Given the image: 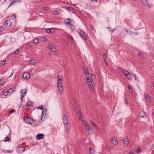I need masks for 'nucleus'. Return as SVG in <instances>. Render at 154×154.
<instances>
[{
	"mask_svg": "<svg viewBox=\"0 0 154 154\" xmlns=\"http://www.w3.org/2000/svg\"><path fill=\"white\" fill-rule=\"evenodd\" d=\"M82 123L84 125L86 129L88 131V133H89L90 131H92V129L89 126V124L86 121L82 120Z\"/></svg>",
	"mask_w": 154,
	"mask_h": 154,
	"instance_id": "nucleus-1",
	"label": "nucleus"
},
{
	"mask_svg": "<svg viewBox=\"0 0 154 154\" xmlns=\"http://www.w3.org/2000/svg\"><path fill=\"white\" fill-rule=\"evenodd\" d=\"M87 84L90 88L91 91L92 92L94 91V89L92 86V82L91 81V79L87 78Z\"/></svg>",
	"mask_w": 154,
	"mask_h": 154,
	"instance_id": "nucleus-2",
	"label": "nucleus"
},
{
	"mask_svg": "<svg viewBox=\"0 0 154 154\" xmlns=\"http://www.w3.org/2000/svg\"><path fill=\"white\" fill-rule=\"evenodd\" d=\"M47 115V109H43L42 110V113L41 116V119L43 120H45V119Z\"/></svg>",
	"mask_w": 154,
	"mask_h": 154,
	"instance_id": "nucleus-3",
	"label": "nucleus"
},
{
	"mask_svg": "<svg viewBox=\"0 0 154 154\" xmlns=\"http://www.w3.org/2000/svg\"><path fill=\"white\" fill-rule=\"evenodd\" d=\"M26 90L25 89L22 90L20 91L21 99L22 101L24 97L26 95Z\"/></svg>",
	"mask_w": 154,
	"mask_h": 154,
	"instance_id": "nucleus-4",
	"label": "nucleus"
},
{
	"mask_svg": "<svg viewBox=\"0 0 154 154\" xmlns=\"http://www.w3.org/2000/svg\"><path fill=\"white\" fill-rule=\"evenodd\" d=\"M79 34L82 37L85 39H87V36L85 33L82 30H80L79 31Z\"/></svg>",
	"mask_w": 154,
	"mask_h": 154,
	"instance_id": "nucleus-5",
	"label": "nucleus"
},
{
	"mask_svg": "<svg viewBox=\"0 0 154 154\" xmlns=\"http://www.w3.org/2000/svg\"><path fill=\"white\" fill-rule=\"evenodd\" d=\"M23 119L26 123H28L29 124H32V119L29 117L27 118L24 117L23 118Z\"/></svg>",
	"mask_w": 154,
	"mask_h": 154,
	"instance_id": "nucleus-6",
	"label": "nucleus"
},
{
	"mask_svg": "<svg viewBox=\"0 0 154 154\" xmlns=\"http://www.w3.org/2000/svg\"><path fill=\"white\" fill-rule=\"evenodd\" d=\"M25 148L23 146H19L17 148V151L20 153H22L25 150Z\"/></svg>",
	"mask_w": 154,
	"mask_h": 154,
	"instance_id": "nucleus-7",
	"label": "nucleus"
},
{
	"mask_svg": "<svg viewBox=\"0 0 154 154\" xmlns=\"http://www.w3.org/2000/svg\"><path fill=\"white\" fill-rule=\"evenodd\" d=\"M23 76L25 79H28L30 78V74L29 73L25 72L23 74Z\"/></svg>",
	"mask_w": 154,
	"mask_h": 154,
	"instance_id": "nucleus-8",
	"label": "nucleus"
},
{
	"mask_svg": "<svg viewBox=\"0 0 154 154\" xmlns=\"http://www.w3.org/2000/svg\"><path fill=\"white\" fill-rule=\"evenodd\" d=\"M52 52H55L56 50V48L52 44L49 45L48 47Z\"/></svg>",
	"mask_w": 154,
	"mask_h": 154,
	"instance_id": "nucleus-9",
	"label": "nucleus"
},
{
	"mask_svg": "<svg viewBox=\"0 0 154 154\" xmlns=\"http://www.w3.org/2000/svg\"><path fill=\"white\" fill-rule=\"evenodd\" d=\"M146 112L143 110L140 111L139 113V116L142 118L145 117L146 116Z\"/></svg>",
	"mask_w": 154,
	"mask_h": 154,
	"instance_id": "nucleus-10",
	"label": "nucleus"
},
{
	"mask_svg": "<svg viewBox=\"0 0 154 154\" xmlns=\"http://www.w3.org/2000/svg\"><path fill=\"white\" fill-rule=\"evenodd\" d=\"M63 122L64 123H67L68 122V117L66 114H64L63 118Z\"/></svg>",
	"mask_w": 154,
	"mask_h": 154,
	"instance_id": "nucleus-11",
	"label": "nucleus"
},
{
	"mask_svg": "<svg viewBox=\"0 0 154 154\" xmlns=\"http://www.w3.org/2000/svg\"><path fill=\"white\" fill-rule=\"evenodd\" d=\"M64 124L65 130L66 131H68L70 128V125H69V123L68 122L67 123H64Z\"/></svg>",
	"mask_w": 154,
	"mask_h": 154,
	"instance_id": "nucleus-12",
	"label": "nucleus"
},
{
	"mask_svg": "<svg viewBox=\"0 0 154 154\" xmlns=\"http://www.w3.org/2000/svg\"><path fill=\"white\" fill-rule=\"evenodd\" d=\"M44 136V135L43 134H38L36 137V139L37 140H39L40 139H42L43 138Z\"/></svg>",
	"mask_w": 154,
	"mask_h": 154,
	"instance_id": "nucleus-13",
	"label": "nucleus"
},
{
	"mask_svg": "<svg viewBox=\"0 0 154 154\" xmlns=\"http://www.w3.org/2000/svg\"><path fill=\"white\" fill-rule=\"evenodd\" d=\"M5 25L8 26H10L11 25V22L10 20H6L5 22Z\"/></svg>",
	"mask_w": 154,
	"mask_h": 154,
	"instance_id": "nucleus-14",
	"label": "nucleus"
},
{
	"mask_svg": "<svg viewBox=\"0 0 154 154\" xmlns=\"http://www.w3.org/2000/svg\"><path fill=\"white\" fill-rule=\"evenodd\" d=\"M140 2L144 5L148 6L149 3L147 2V0H140Z\"/></svg>",
	"mask_w": 154,
	"mask_h": 154,
	"instance_id": "nucleus-15",
	"label": "nucleus"
},
{
	"mask_svg": "<svg viewBox=\"0 0 154 154\" xmlns=\"http://www.w3.org/2000/svg\"><path fill=\"white\" fill-rule=\"evenodd\" d=\"M58 90L60 93L61 94L62 92L63 88V86H57Z\"/></svg>",
	"mask_w": 154,
	"mask_h": 154,
	"instance_id": "nucleus-16",
	"label": "nucleus"
},
{
	"mask_svg": "<svg viewBox=\"0 0 154 154\" xmlns=\"http://www.w3.org/2000/svg\"><path fill=\"white\" fill-rule=\"evenodd\" d=\"M127 74L125 76L126 78L128 79H131L132 77V75L129 73V72H127Z\"/></svg>",
	"mask_w": 154,
	"mask_h": 154,
	"instance_id": "nucleus-17",
	"label": "nucleus"
},
{
	"mask_svg": "<svg viewBox=\"0 0 154 154\" xmlns=\"http://www.w3.org/2000/svg\"><path fill=\"white\" fill-rule=\"evenodd\" d=\"M144 96L147 101L149 102L151 101L150 98L147 94H145Z\"/></svg>",
	"mask_w": 154,
	"mask_h": 154,
	"instance_id": "nucleus-18",
	"label": "nucleus"
},
{
	"mask_svg": "<svg viewBox=\"0 0 154 154\" xmlns=\"http://www.w3.org/2000/svg\"><path fill=\"white\" fill-rule=\"evenodd\" d=\"M85 78L87 79V78H90L89 77V74L88 72L87 71H86V72H85Z\"/></svg>",
	"mask_w": 154,
	"mask_h": 154,
	"instance_id": "nucleus-19",
	"label": "nucleus"
},
{
	"mask_svg": "<svg viewBox=\"0 0 154 154\" xmlns=\"http://www.w3.org/2000/svg\"><path fill=\"white\" fill-rule=\"evenodd\" d=\"M123 141L124 144L126 145L128 144L129 142L128 139V138H125L124 140H123Z\"/></svg>",
	"mask_w": 154,
	"mask_h": 154,
	"instance_id": "nucleus-20",
	"label": "nucleus"
},
{
	"mask_svg": "<svg viewBox=\"0 0 154 154\" xmlns=\"http://www.w3.org/2000/svg\"><path fill=\"white\" fill-rule=\"evenodd\" d=\"M36 63V61L35 60L33 59H31L29 61V63L32 65H34Z\"/></svg>",
	"mask_w": 154,
	"mask_h": 154,
	"instance_id": "nucleus-21",
	"label": "nucleus"
},
{
	"mask_svg": "<svg viewBox=\"0 0 154 154\" xmlns=\"http://www.w3.org/2000/svg\"><path fill=\"white\" fill-rule=\"evenodd\" d=\"M39 39L38 38H35L33 40V43L34 44H37L39 42Z\"/></svg>",
	"mask_w": 154,
	"mask_h": 154,
	"instance_id": "nucleus-22",
	"label": "nucleus"
},
{
	"mask_svg": "<svg viewBox=\"0 0 154 154\" xmlns=\"http://www.w3.org/2000/svg\"><path fill=\"white\" fill-rule=\"evenodd\" d=\"M63 82L61 81H57V86H63Z\"/></svg>",
	"mask_w": 154,
	"mask_h": 154,
	"instance_id": "nucleus-23",
	"label": "nucleus"
},
{
	"mask_svg": "<svg viewBox=\"0 0 154 154\" xmlns=\"http://www.w3.org/2000/svg\"><path fill=\"white\" fill-rule=\"evenodd\" d=\"M112 143L116 145L118 143L117 140L116 138L113 139L112 140Z\"/></svg>",
	"mask_w": 154,
	"mask_h": 154,
	"instance_id": "nucleus-24",
	"label": "nucleus"
},
{
	"mask_svg": "<svg viewBox=\"0 0 154 154\" xmlns=\"http://www.w3.org/2000/svg\"><path fill=\"white\" fill-rule=\"evenodd\" d=\"M67 9L68 11H71L72 12V13H74L75 10H74V9L72 7H68L67 8Z\"/></svg>",
	"mask_w": 154,
	"mask_h": 154,
	"instance_id": "nucleus-25",
	"label": "nucleus"
},
{
	"mask_svg": "<svg viewBox=\"0 0 154 154\" xmlns=\"http://www.w3.org/2000/svg\"><path fill=\"white\" fill-rule=\"evenodd\" d=\"M64 22L66 23V24L68 25H71V24L70 23V21H69V19H66L64 20Z\"/></svg>",
	"mask_w": 154,
	"mask_h": 154,
	"instance_id": "nucleus-26",
	"label": "nucleus"
},
{
	"mask_svg": "<svg viewBox=\"0 0 154 154\" xmlns=\"http://www.w3.org/2000/svg\"><path fill=\"white\" fill-rule=\"evenodd\" d=\"M15 90V88H12L9 89L8 90L9 91H11V92H9L11 94L13 92H14Z\"/></svg>",
	"mask_w": 154,
	"mask_h": 154,
	"instance_id": "nucleus-27",
	"label": "nucleus"
},
{
	"mask_svg": "<svg viewBox=\"0 0 154 154\" xmlns=\"http://www.w3.org/2000/svg\"><path fill=\"white\" fill-rule=\"evenodd\" d=\"M33 102L32 101H30L28 102L27 105L28 106H32Z\"/></svg>",
	"mask_w": 154,
	"mask_h": 154,
	"instance_id": "nucleus-28",
	"label": "nucleus"
},
{
	"mask_svg": "<svg viewBox=\"0 0 154 154\" xmlns=\"http://www.w3.org/2000/svg\"><path fill=\"white\" fill-rule=\"evenodd\" d=\"M89 150L90 153L93 154L94 153V150L91 147L89 148Z\"/></svg>",
	"mask_w": 154,
	"mask_h": 154,
	"instance_id": "nucleus-29",
	"label": "nucleus"
},
{
	"mask_svg": "<svg viewBox=\"0 0 154 154\" xmlns=\"http://www.w3.org/2000/svg\"><path fill=\"white\" fill-rule=\"evenodd\" d=\"M11 92V91H9V90H8V91H5V92L3 94H2V95H4L5 96H5L8 95V93H9V92Z\"/></svg>",
	"mask_w": 154,
	"mask_h": 154,
	"instance_id": "nucleus-30",
	"label": "nucleus"
},
{
	"mask_svg": "<svg viewBox=\"0 0 154 154\" xmlns=\"http://www.w3.org/2000/svg\"><path fill=\"white\" fill-rule=\"evenodd\" d=\"M79 119L80 120H82V115L81 114L80 110L79 111V114H78Z\"/></svg>",
	"mask_w": 154,
	"mask_h": 154,
	"instance_id": "nucleus-31",
	"label": "nucleus"
},
{
	"mask_svg": "<svg viewBox=\"0 0 154 154\" xmlns=\"http://www.w3.org/2000/svg\"><path fill=\"white\" fill-rule=\"evenodd\" d=\"M5 83L4 80L3 79H1L0 80V85H2L4 84Z\"/></svg>",
	"mask_w": 154,
	"mask_h": 154,
	"instance_id": "nucleus-32",
	"label": "nucleus"
},
{
	"mask_svg": "<svg viewBox=\"0 0 154 154\" xmlns=\"http://www.w3.org/2000/svg\"><path fill=\"white\" fill-rule=\"evenodd\" d=\"M128 88H129V91L131 93H132L133 92V89L131 88V86L130 85H129L128 86Z\"/></svg>",
	"mask_w": 154,
	"mask_h": 154,
	"instance_id": "nucleus-33",
	"label": "nucleus"
},
{
	"mask_svg": "<svg viewBox=\"0 0 154 154\" xmlns=\"http://www.w3.org/2000/svg\"><path fill=\"white\" fill-rule=\"evenodd\" d=\"M90 122L91 124L93 126L95 127H97V125L93 121H91Z\"/></svg>",
	"mask_w": 154,
	"mask_h": 154,
	"instance_id": "nucleus-34",
	"label": "nucleus"
},
{
	"mask_svg": "<svg viewBox=\"0 0 154 154\" xmlns=\"http://www.w3.org/2000/svg\"><path fill=\"white\" fill-rule=\"evenodd\" d=\"M62 76L61 75H59L57 77V81H61Z\"/></svg>",
	"mask_w": 154,
	"mask_h": 154,
	"instance_id": "nucleus-35",
	"label": "nucleus"
},
{
	"mask_svg": "<svg viewBox=\"0 0 154 154\" xmlns=\"http://www.w3.org/2000/svg\"><path fill=\"white\" fill-rule=\"evenodd\" d=\"M103 58L104 60L105 63H106V61L107 60L106 55V54H104V55H103Z\"/></svg>",
	"mask_w": 154,
	"mask_h": 154,
	"instance_id": "nucleus-36",
	"label": "nucleus"
},
{
	"mask_svg": "<svg viewBox=\"0 0 154 154\" xmlns=\"http://www.w3.org/2000/svg\"><path fill=\"white\" fill-rule=\"evenodd\" d=\"M135 150H136L135 151L136 152H140V148L139 147H138L137 148H136Z\"/></svg>",
	"mask_w": 154,
	"mask_h": 154,
	"instance_id": "nucleus-37",
	"label": "nucleus"
},
{
	"mask_svg": "<svg viewBox=\"0 0 154 154\" xmlns=\"http://www.w3.org/2000/svg\"><path fill=\"white\" fill-rule=\"evenodd\" d=\"M10 17L11 18V19L12 20L16 18V16L14 15H11Z\"/></svg>",
	"mask_w": 154,
	"mask_h": 154,
	"instance_id": "nucleus-38",
	"label": "nucleus"
},
{
	"mask_svg": "<svg viewBox=\"0 0 154 154\" xmlns=\"http://www.w3.org/2000/svg\"><path fill=\"white\" fill-rule=\"evenodd\" d=\"M127 72H128V71H126V70H124L123 72H122L123 73V74H124L125 75V76H126V75L127 74Z\"/></svg>",
	"mask_w": 154,
	"mask_h": 154,
	"instance_id": "nucleus-39",
	"label": "nucleus"
},
{
	"mask_svg": "<svg viewBox=\"0 0 154 154\" xmlns=\"http://www.w3.org/2000/svg\"><path fill=\"white\" fill-rule=\"evenodd\" d=\"M52 13L54 14L55 15H57L58 14V13L57 11H53Z\"/></svg>",
	"mask_w": 154,
	"mask_h": 154,
	"instance_id": "nucleus-40",
	"label": "nucleus"
},
{
	"mask_svg": "<svg viewBox=\"0 0 154 154\" xmlns=\"http://www.w3.org/2000/svg\"><path fill=\"white\" fill-rule=\"evenodd\" d=\"M68 38L69 40H70V41L73 40L72 37L71 36L69 35V36H68Z\"/></svg>",
	"mask_w": 154,
	"mask_h": 154,
	"instance_id": "nucleus-41",
	"label": "nucleus"
},
{
	"mask_svg": "<svg viewBox=\"0 0 154 154\" xmlns=\"http://www.w3.org/2000/svg\"><path fill=\"white\" fill-rule=\"evenodd\" d=\"M5 140L6 141H8L9 140V138L7 136L5 138Z\"/></svg>",
	"mask_w": 154,
	"mask_h": 154,
	"instance_id": "nucleus-42",
	"label": "nucleus"
},
{
	"mask_svg": "<svg viewBox=\"0 0 154 154\" xmlns=\"http://www.w3.org/2000/svg\"><path fill=\"white\" fill-rule=\"evenodd\" d=\"M43 107L42 106H40L37 107L38 109H43Z\"/></svg>",
	"mask_w": 154,
	"mask_h": 154,
	"instance_id": "nucleus-43",
	"label": "nucleus"
},
{
	"mask_svg": "<svg viewBox=\"0 0 154 154\" xmlns=\"http://www.w3.org/2000/svg\"><path fill=\"white\" fill-rule=\"evenodd\" d=\"M19 52V51L18 49H17L14 52V54H16L18 53Z\"/></svg>",
	"mask_w": 154,
	"mask_h": 154,
	"instance_id": "nucleus-44",
	"label": "nucleus"
},
{
	"mask_svg": "<svg viewBox=\"0 0 154 154\" xmlns=\"http://www.w3.org/2000/svg\"><path fill=\"white\" fill-rule=\"evenodd\" d=\"M17 2V1H15V0L13 2H12L10 5H10H12L15 2Z\"/></svg>",
	"mask_w": 154,
	"mask_h": 154,
	"instance_id": "nucleus-45",
	"label": "nucleus"
},
{
	"mask_svg": "<svg viewBox=\"0 0 154 154\" xmlns=\"http://www.w3.org/2000/svg\"><path fill=\"white\" fill-rule=\"evenodd\" d=\"M15 112V110H11L9 111V113H10L13 112Z\"/></svg>",
	"mask_w": 154,
	"mask_h": 154,
	"instance_id": "nucleus-46",
	"label": "nucleus"
},
{
	"mask_svg": "<svg viewBox=\"0 0 154 154\" xmlns=\"http://www.w3.org/2000/svg\"><path fill=\"white\" fill-rule=\"evenodd\" d=\"M51 32L50 29H47V33H50Z\"/></svg>",
	"mask_w": 154,
	"mask_h": 154,
	"instance_id": "nucleus-47",
	"label": "nucleus"
},
{
	"mask_svg": "<svg viewBox=\"0 0 154 154\" xmlns=\"http://www.w3.org/2000/svg\"><path fill=\"white\" fill-rule=\"evenodd\" d=\"M5 61L4 60H3V61L2 62L1 64L2 65H4L5 64Z\"/></svg>",
	"mask_w": 154,
	"mask_h": 154,
	"instance_id": "nucleus-48",
	"label": "nucleus"
},
{
	"mask_svg": "<svg viewBox=\"0 0 154 154\" xmlns=\"http://www.w3.org/2000/svg\"><path fill=\"white\" fill-rule=\"evenodd\" d=\"M4 30V29L2 28H0V32Z\"/></svg>",
	"mask_w": 154,
	"mask_h": 154,
	"instance_id": "nucleus-49",
	"label": "nucleus"
},
{
	"mask_svg": "<svg viewBox=\"0 0 154 154\" xmlns=\"http://www.w3.org/2000/svg\"><path fill=\"white\" fill-rule=\"evenodd\" d=\"M48 8H47L46 7H43L42 9H43V10H47L48 9Z\"/></svg>",
	"mask_w": 154,
	"mask_h": 154,
	"instance_id": "nucleus-50",
	"label": "nucleus"
},
{
	"mask_svg": "<svg viewBox=\"0 0 154 154\" xmlns=\"http://www.w3.org/2000/svg\"><path fill=\"white\" fill-rule=\"evenodd\" d=\"M138 56L139 57H142V55L141 54H138Z\"/></svg>",
	"mask_w": 154,
	"mask_h": 154,
	"instance_id": "nucleus-51",
	"label": "nucleus"
},
{
	"mask_svg": "<svg viewBox=\"0 0 154 154\" xmlns=\"http://www.w3.org/2000/svg\"><path fill=\"white\" fill-rule=\"evenodd\" d=\"M13 75V73H11L10 75V76H9V77H11L12 76V75Z\"/></svg>",
	"mask_w": 154,
	"mask_h": 154,
	"instance_id": "nucleus-52",
	"label": "nucleus"
},
{
	"mask_svg": "<svg viewBox=\"0 0 154 154\" xmlns=\"http://www.w3.org/2000/svg\"><path fill=\"white\" fill-rule=\"evenodd\" d=\"M107 28L109 29V31H112V28L109 27H107Z\"/></svg>",
	"mask_w": 154,
	"mask_h": 154,
	"instance_id": "nucleus-53",
	"label": "nucleus"
},
{
	"mask_svg": "<svg viewBox=\"0 0 154 154\" xmlns=\"http://www.w3.org/2000/svg\"><path fill=\"white\" fill-rule=\"evenodd\" d=\"M128 100L127 99H125V102L126 103V104L128 103Z\"/></svg>",
	"mask_w": 154,
	"mask_h": 154,
	"instance_id": "nucleus-54",
	"label": "nucleus"
},
{
	"mask_svg": "<svg viewBox=\"0 0 154 154\" xmlns=\"http://www.w3.org/2000/svg\"><path fill=\"white\" fill-rule=\"evenodd\" d=\"M134 76L135 77V80H137V78H136V75H134Z\"/></svg>",
	"mask_w": 154,
	"mask_h": 154,
	"instance_id": "nucleus-55",
	"label": "nucleus"
},
{
	"mask_svg": "<svg viewBox=\"0 0 154 154\" xmlns=\"http://www.w3.org/2000/svg\"><path fill=\"white\" fill-rule=\"evenodd\" d=\"M46 37H45L43 38V41H44L45 40H46Z\"/></svg>",
	"mask_w": 154,
	"mask_h": 154,
	"instance_id": "nucleus-56",
	"label": "nucleus"
},
{
	"mask_svg": "<svg viewBox=\"0 0 154 154\" xmlns=\"http://www.w3.org/2000/svg\"><path fill=\"white\" fill-rule=\"evenodd\" d=\"M12 152V151H7V152H9V153H11Z\"/></svg>",
	"mask_w": 154,
	"mask_h": 154,
	"instance_id": "nucleus-57",
	"label": "nucleus"
},
{
	"mask_svg": "<svg viewBox=\"0 0 154 154\" xmlns=\"http://www.w3.org/2000/svg\"><path fill=\"white\" fill-rule=\"evenodd\" d=\"M106 61H107L106 60V63H106V66H108V63L106 62Z\"/></svg>",
	"mask_w": 154,
	"mask_h": 154,
	"instance_id": "nucleus-58",
	"label": "nucleus"
},
{
	"mask_svg": "<svg viewBox=\"0 0 154 154\" xmlns=\"http://www.w3.org/2000/svg\"><path fill=\"white\" fill-rule=\"evenodd\" d=\"M94 0V1H95V2H94L95 3H96L97 2V0Z\"/></svg>",
	"mask_w": 154,
	"mask_h": 154,
	"instance_id": "nucleus-59",
	"label": "nucleus"
},
{
	"mask_svg": "<svg viewBox=\"0 0 154 154\" xmlns=\"http://www.w3.org/2000/svg\"><path fill=\"white\" fill-rule=\"evenodd\" d=\"M129 154H134V153L132 152H130Z\"/></svg>",
	"mask_w": 154,
	"mask_h": 154,
	"instance_id": "nucleus-60",
	"label": "nucleus"
},
{
	"mask_svg": "<svg viewBox=\"0 0 154 154\" xmlns=\"http://www.w3.org/2000/svg\"><path fill=\"white\" fill-rule=\"evenodd\" d=\"M94 0H91V2H94Z\"/></svg>",
	"mask_w": 154,
	"mask_h": 154,
	"instance_id": "nucleus-61",
	"label": "nucleus"
},
{
	"mask_svg": "<svg viewBox=\"0 0 154 154\" xmlns=\"http://www.w3.org/2000/svg\"><path fill=\"white\" fill-rule=\"evenodd\" d=\"M153 115L154 116V111L153 112Z\"/></svg>",
	"mask_w": 154,
	"mask_h": 154,
	"instance_id": "nucleus-62",
	"label": "nucleus"
},
{
	"mask_svg": "<svg viewBox=\"0 0 154 154\" xmlns=\"http://www.w3.org/2000/svg\"><path fill=\"white\" fill-rule=\"evenodd\" d=\"M116 154H118V153H116Z\"/></svg>",
	"mask_w": 154,
	"mask_h": 154,
	"instance_id": "nucleus-63",
	"label": "nucleus"
},
{
	"mask_svg": "<svg viewBox=\"0 0 154 154\" xmlns=\"http://www.w3.org/2000/svg\"><path fill=\"white\" fill-rule=\"evenodd\" d=\"M153 147H154V144L153 145Z\"/></svg>",
	"mask_w": 154,
	"mask_h": 154,
	"instance_id": "nucleus-64",
	"label": "nucleus"
}]
</instances>
